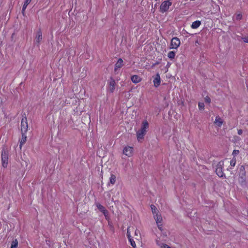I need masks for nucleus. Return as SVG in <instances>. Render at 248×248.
I'll return each mask as SVG.
<instances>
[{
  "mask_svg": "<svg viewBox=\"0 0 248 248\" xmlns=\"http://www.w3.org/2000/svg\"><path fill=\"white\" fill-rule=\"evenodd\" d=\"M223 162L220 161L217 165V168L216 169V174L219 177H222L225 175L223 171Z\"/></svg>",
  "mask_w": 248,
  "mask_h": 248,
  "instance_id": "nucleus-5",
  "label": "nucleus"
},
{
  "mask_svg": "<svg viewBox=\"0 0 248 248\" xmlns=\"http://www.w3.org/2000/svg\"><path fill=\"white\" fill-rule=\"evenodd\" d=\"M139 234H140V231L138 230H136L135 231V235L137 237H138Z\"/></svg>",
  "mask_w": 248,
  "mask_h": 248,
  "instance_id": "nucleus-32",
  "label": "nucleus"
},
{
  "mask_svg": "<svg viewBox=\"0 0 248 248\" xmlns=\"http://www.w3.org/2000/svg\"><path fill=\"white\" fill-rule=\"evenodd\" d=\"M32 0H25L24 3L27 5L29 4Z\"/></svg>",
  "mask_w": 248,
  "mask_h": 248,
  "instance_id": "nucleus-34",
  "label": "nucleus"
},
{
  "mask_svg": "<svg viewBox=\"0 0 248 248\" xmlns=\"http://www.w3.org/2000/svg\"><path fill=\"white\" fill-rule=\"evenodd\" d=\"M28 129L27 119L26 117L22 119L21 122V133H27Z\"/></svg>",
  "mask_w": 248,
  "mask_h": 248,
  "instance_id": "nucleus-7",
  "label": "nucleus"
},
{
  "mask_svg": "<svg viewBox=\"0 0 248 248\" xmlns=\"http://www.w3.org/2000/svg\"><path fill=\"white\" fill-rule=\"evenodd\" d=\"M146 133L140 131L139 130L137 132V137L138 141H140V140H142L144 139V136L145 135Z\"/></svg>",
  "mask_w": 248,
  "mask_h": 248,
  "instance_id": "nucleus-16",
  "label": "nucleus"
},
{
  "mask_svg": "<svg viewBox=\"0 0 248 248\" xmlns=\"http://www.w3.org/2000/svg\"><path fill=\"white\" fill-rule=\"evenodd\" d=\"M17 246L18 241L16 239H15L11 243V248H16Z\"/></svg>",
  "mask_w": 248,
  "mask_h": 248,
  "instance_id": "nucleus-22",
  "label": "nucleus"
},
{
  "mask_svg": "<svg viewBox=\"0 0 248 248\" xmlns=\"http://www.w3.org/2000/svg\"><path fill=\"white\" fill-rule=\"evenodd\" d=\"M153 83H154V86L155 87H158L160 85L161 79H160V75L158 73L156 74L155 78H154Z\"/></svg>",
  "mask_w": 248,
  "mask_h": 248,
  "instance_id": "nucleus-10",
  "label": "nucleus"
},
{
  "mask_svg": "<svg viewBox=\"0 0 248 248\" xmlns=\"http://www.w3.org/2000/svg\"><path fill=\"white\" fill-rule=\"evenodd\" d=\"M236 164V158L233 157L230 161V165L232 167H234Z\"/></svg>",
  "mask_w": 248,
  "mask_h": 248,
  "instance_id": "nucleus-25",
  "label": "nucleus"
},
{
  "mask_svg": "<svg viewBox=\"0 0 248 248\" xmlns=\"http://www.w3.org/2000/svg\"><path fill=\"white\" fill-rule=\"evenodd\" d=\"M95 205L98 210L104 214L106 219H108V212L105 207L99 202H96Z\"/></svg>",
  "mask_w": 248,
  "mask_h": 248,
  "instance_id": "nucleus-6",
  "label": "nucleus"
},
{
  "mask_svg": "<svg viewBox=\"0 0 248 248\" xmlns=\"http://www.w3.org/2000/svg\"><path fill=\"white\" fill-rule=\"evenodd\" d=\"M154 217L157 224L158 228L159 229V230L162 231L163 227L162 222L163 219L161 215L159 214V213H157V214L154 215Z\"/></svg>",
  "mask_w": 248,
  "mask_h": 248,
  "instance_id": "nucleus-3",
  "label": "nucleus"
},
{
  "mask_svg": "<svg viewBox=\"0 0 248 248\" xmlns=\"http://www.w3.org/2000/svg\"><path fill=\"white\" fill-rule=\"evenodd\" d=\"M176 55V52L174 51H170L168 53V57L171 60L173 59Z\"/></svg>",
  "mask_w": 248,
  "mask_h": 248,
  "instance_id": "nucleus-21",
  "label": "nucleus"
},
{
  "mask_svg": "<svg viewBox=\"0 0 248 248\" xmlns=\"http://www.w3.org/2000/svg\"><path fill=\"white\" fill-rule=\"evenodd\" d=\"M131 80L133 83L137 84L140 83L142 78L138 75H134L131 77Z\"/></svg>",
  "mask_w": 248,
  "mask_h": 248,
  "instance_id": "nucleus-13",
  "label": "nucleus"
},
{
  "mask_svg": "<svg viewBox=\"0 0 248 248\" xmlns=\"http://www.w3.org/2000/svg\"><path fill=\"white\" fill-rule=\"evenodd\" d=\"M130 230V227L127 228L126 235H127L128 239H130V238H132V237L131 236Z\"/></svg>",
  "mask_w": 248,
  "mask_h": 248,
  "instance_id": "nucleus-27",
  "label": "nucleus"
},
{
  "mask_svg": "<svg viewBox=\"0 0 248 248\" xmlns=\"http://www.w3.org/2000/svg\"><path fill=\"white\" fill-rule=\"evenodd\" d=\"M124 65V61L121 58H119L115 64L114 72H116L118 69L121 68Z\"/></svg>",
  "mask_w": 248,
  "mask_h": 248,
  "instance_id": "nucleus-11",
  "label": "nucleus"
},
{
  "mask_svg": "<svg viewBox=\"0 0 248 248\" xmlns=\"http://www.w3.org/2000/svg\"><path fill=\"white\" fill-rule=\"evenodd\" d=\"M128 241H129L130 245L133 248H137L136 244L134 240L132 239V238H130V239H128Z\"/></svg>",
  "mask_w": 248,
  "mask_h": 248,
  "instance_id": "nucleus-24",
  "label": "nucleus"
},
{
  "mask_svg": "<svg viewBox=\"0 0 248 248\" xmlns=\"http://www.w3.org/2000/svg\"><path fill=\"white\" fill-rule=\"evenodd\" d=\"M133 153V148L131 146H125L123 149V154L128 157L132 156Z\"/></svg>",
  "mask_w": 248,
  "mask_h": 248,
  "instance_id": "nucleus-8",
  "label": "nucleus"
},
{
  "mask_svg": "<svg viewBox=\"0 0 248 248\" xmlns=\"http://www.w3.org/2000/svg\"><path fill=\"white\" fill-rule=\"evenodd\" d=\"M156 244L159 246L160 248H171L170 247L166 244L160 243L157 240H156Z\"/></svg>",
  "mask_w": 248,
  "mask_h": 248,
  "instance_id": "nucleus-19",
  "label": "nucleus"
},
{
  "mask_svg": "<svg viewBox=\"0 0 248 248\" xmlns=\"http://www.w3.org/2000/svg\"><path fill=\"white\" fill-rule=\"evenodd\" d=\"M243 131L242 129H239L238 130V134L239 135H241L242 134Z\"/></svg>",
  "mask_w": 248,
  "mask_h": 248,
  "instance_id": "nucleus-35",
  "label": "nucleus"
},
{
  "mask_svg": "<svg viewBox=\"0 0 248 248\" xmlns=\"http://www.w3.org/2000/svg\"><path fill=\"white\" fill-rule=\"evenodd\" d=\"M116 181V176L113 174H111L110 175V177L109 178L110 183L113 185L115 184Z\"/></svg>",
  "mask_w": 248,
  "mask_h": 248,
  "instance_id": "nucleus-20",
  "label": "nucleus"
},
{
  "mask_svg": "<svg viewBox=\"0 0 248 248\" xmlns=\"http://www.w3.org/2000/svg\"><path fill=\"white\" fill-rule=\"evenodd\" d=\"M25 9H22V13L23 15H24L25 14Z\"/></svg>",
  "mask_w": 248,
  "mask_h": 248,
  "instance_id": "nucleus-37",
  "label": "nucleus"
},
{
  "mask_svg": "<svg viewBox=\"0 0 248 248\" xmlns=\"http://www.w3.org/2000/svg\"><path fill=\"white\" fill-rule=\"evenodd\" d=\"M171 5L172 2L169 0L163 1L159 7L160 12L162 13L167 12Z\"/></svg>",
  "mask_w": 248,
  "mask_h": 248,
  "instance_id": "nucleus-2",
  "label": "nucleus"
},
{
  "mask_svg": "<svg viewBox=\"0 0 248 248\" xmlns=\"http://www.w3.org/2000/svg\"><path fill=\"white\" fill-rule=\"evenodd\" d=\"M151 208L153 213V215L157 214V213H159V211L157 209L155 205L152 204L151 205Z\"/></svg>",
  "mask_w": 248,
  "mask_h": 248,
  "instance_id": "nucleus-23",
  "label": "nucleus"
},
{
  "mask_svg": "<svg viewBox=\"0 0 248 248\" xmlns=\"http://www.w3.org/2000/svg\"><path fill=\"white\" fill-rule=\"evenodd\" d=\"M35 39L36 43L37 44H39L42 40V33L41 30H39L36 32Z\"/></svg>",
  "mask_w": 248,
  "mask_h": 248,
  "instance_id": "nucleus-12",
  "label": "nucleus"
},
{
  "mask_svg": "<svg viewBox=\"0 0 248 248\" xmlns=\"http://www.w3.org/2000/svg\"><path fill=\"white\" fill-rule=\"evenodd\" d=\"M27 140L26 133H22V138L20 142V147L21 148L22 145L25 143Z\"/></svg>",
  "mask_w": 248,
  "mask_h": 248,
  "instance_id": "nucleus-17",
  "label": "nucleus"
},
{
  "mask_svg": "<svg viewBox=\"0 0 248 248\" xmlns=\"http://www.w3.org/2000/svg\"><path fill=\"white\" fill-rule=\"evenodd\" d=\"M135 238H136V239H139V238H138L137 237H136Z\"/></svg>",
  "mask_w": 248,
  "mask_h": 248,
  "instance_id": "nucleus-38",
  "label": "nucleus"
},
{
  "mask_svg": "<svg viewBox=\"0 0 248 248\" xmlns=\"http://www.w3.org/2000/svg\"><path fill=\"white\" fill-rule=\"evenodd\" d=\"M239 153V150H234L233 151V152H232V155L234 157L235 155H238Z\"/></svg>",
  "mask_w": 248,
  "mask_h": 248,
  "instance_id": "nucleus-31",
  "label": "nucleus"
},
{
  "mask_svg": "<svg viewBox=\"0 0 248 248\" xmlns=\"http://www.w3.org/2000/svg\"><path fill=\"white\" fill-rule=\"evenodd\" d=\"M223 123V120L219 116L216 117L214 124L218 127H220Z\"/></svg>",
  "mask_w": 248,
  "mask_h": 248,
  "instance_id": "nucleus-14",
  "label": "nucleus"
},
{
  "mask_svg": "<svg viewBox=\"0 0 248 248\" xmlns=\"http://www.w3.org/2000/svg\"><path fill=\"white\" fill-rule=\"evenodd\" d=\"M199 108L200 110H203L204 108V104L203 103L199 102L198 104Z\"/></svg>",
  "mask_w": 248,
  "mask_h": 248,
  "instance_id": "nucleus-26",
  "label": "nucleus"
},
{
  "mask_svg": "<svg viewBox=\"0 0 248 248\" xmlns=\"http://www.w3.org/2000/svg\"><path fill=\"white\" fill-rule=\"evenodd\" d=\"M149 128V124L147 120H145L141 124V127L140 129V131H142L143 132H144L146 133L147 130Z\"/></svg>",
  "mask_w": 248,
  "mask_h": 248,
  "instance_id": "nucleus-15",
  "label": "nucleus"
},
{
  "mask_svg": "<svg viewBox=\"0 0 248 248\" xmlns=\"http://www.w3.org/2000/svg\"><path fill=\"white\" fill-rule=\"evenodd\" d=\"M108 84L109 91L111 93H113L114 91H115L116 85L115 80L112 78H110V80L108 82Z\"/></svg>",
  "mask_w": 248,
  "mask_h": 248,
  "instance_id": "nucleus-9",
  "label": "nucleus"
},
{
  "mask_svg": "<svg viewBox=\"0 0 248 248\" xmlns=\"http://www.w3.org/2000/svg\"><path fill=\"white\" fill-rule=\"evenodd\" d=\"M201 24V22L200 21L196 20V21L192 22V23L191 25V28L194 29H197L198 27H200Z\"/></svg>",
  "mask_w": 248,
  "mask_h": 248,
  "instance_id": "nucleus-18",
  "label": "nucleus"
},
{
  "mask_svg": "<svg viewBox=\"0 0 248 248\" xmlns=\"http://www.w3.org/2000/svg\"><path fill=\"white\" fill-rule=\"evenodd\" d=\"M9 159V153L8 151L3 149L1 153V161L2 166L3 168L7 167Z\"/></svg>",
  "mask_w": 248,
  "mask_h": 248,
  "instance_id": "nucleus-1",
  "label": "nucleus"
},
{
  "mask_svg": "<svg viewBox=\"0 0 248 248\" xmlns=\"http://www.w3.org/2000/svg\"><path fill=\"white\" fill-rule=\"evenodd\" d=\"M180 44V40L178 37H173L171 40L170 48L176 49L179 47Z\"/></svg>",
  "mask_w": 248,
  "mask_h": 248,
  "instance_id": "nucleus-4",
  "label": "nucleus"
},
{
  "mask_svg": "<svg viewBox=\"0 0 248 248\" xmlns=\"http://www.w3.org/2000/svg\"><path fill=\"white\" fill-rule=\"evenodd\" d=\"M243 40L245 43H248V37H245L242 38Z\"/></svg>",
  "mask_w": 248,
  "mask_h": 248,
  "instance_id": "nucleus-33",
  "label": "nucleus"
},
{
  "mask_svg": "<svg viewBox=\"0 0 248 248\" xmlns=\"http://www.w3.org/2000/svg\"><path fill=\"white\" fill-rule=\"evenodd\" d=\"M241 172L242 175H243L244 176H245L246 172L245 170V167L244 166H241Z\"/></svg>",
  "mask_w": 248,
  "mask_h": 248,
  "instance_id": "nucleus-28",
  "label": "nucleus"
},
{
  "mask_svg": "<svg viewBox=\"0 0 248 248\" xmlns=\"http://www.w3.org/2000/svg\"><path fill=\"white\" fill-rule=\"evenodd\" d=\"M204 100L206 103H210L211 102V99L208 96H206Z\"/></svg>",
  "mask_w": 248,
  "mask_h": 248,
  "instance_id": "nucleus-29",
  "label": "nucleus"
},
{
  "mask_svg": "<svg viewBox=\"0 0 248 248\" xmlns=\"http://www.w3.org/2000/svg\"><path fill=\"white\" fill-rule=\"evenodd\" d=\"M28 5L26 4L25 3H24V4L23 5V7H22V9H26L27 6H28Z\"/></svg>",
  "mask_w": 248,
  "mask_h": 248,
  "instance_id": "nucleus-36",
  "label": "nucleus"
},
{
  "mask_svg": "<svg viewBox=\"0 0 248 248\" xmlns=\"http://www.w3.org/2000/svg\"><path fill=\"white\" fill-rule=\"evenodd\" d=\"M242 15L241 14H238L236 16V18L237 20H240L242 18Z\"/></svg>",
  "mask_w": 248,
  "mask_h": 248,
  "instance_id": "nucleus-30",
  "label": "nucleus"
}]
</instances>
